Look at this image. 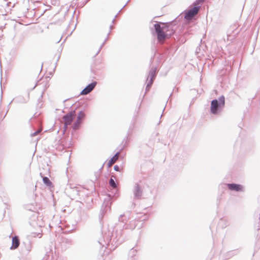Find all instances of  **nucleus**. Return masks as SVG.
<instances>
[{"mask_svg":"<svg viewBox=\"0 0 260 260\" xmlns=\"http://www.w3.org/2000/svg\"><path fill=\"white\" fill-rule=\"evenodd\" d=\"M158 41L162 43L169 39L173 34L172 26L169 23L158 22L154 25Z\"/></svg>","mask_w":260,"mask_h":260,"instance_id":"obj_1","label":"nucleus"},{"mask_svg":"<svg viewBox=\"0 0 260 260\" xmlns=\"http://www.w3.org/2000/svg\"><path fill=\"white\" fill-rule=\"evenodd\" d=\"M43 179H48V178L47 177H44L43 178Z\"/></svg>","mask_w":260,"mask_h":260,"instance_id":"obj_16","label":"nucleus"},{"mask_svg":"<svg viewBox=\"0 0 260 260\" xmlns=\"http://www.w3.org/2000/svg\"><path fill=\"white\" fill-rule=\"evenodd\" d=\"M205 0H197V1L196 2L195 4H194V5H198L200 4H201L202 3H203Z\"/></svg>","mask_w":260,"mask_h":260,"instance_id":"obj_13","label":"nucleus"},{"mask_svg":"<svg viewBox=\"0 0 260 260\" xmlns=\"http://www.w3.org/2000/svg\"><path fill=\"white\" fill-rule=\"evenodd\" d=\"M114 170L116 171H119V167L118 166H114Z\"/></svg>","mask_w":260,"mask_h":260,"instance_id":"obj_14","label":"nucleus"},{"mask_svg":"<svg viewBox=\"0 0 260 260\" xmlns=\"http://www.w3.org/2000/svg\"><path fill=\"white\" fill-rule=\"evenodd\" d=\"M229 188L231 190H234L237 191H242L243 187L242 185L237 184H228Z\"/></svg>","mask_w":260,"mask_h":260,"instance_id":"obj_7","label":"nucleus"},{"mask_svg":"<svg viewBox=\"0 0 260 260\" xmlns=\"http://www.w3.org/2000/svg\"><path fill=\"white\" fill-rule=\"evenodd\" d=\"M96 84V82H92L91 84H89L81 91V94L82 95L87 94L93 89Z\"/></svg>","mask_w":260,"mask_h":260,"instance_id":"obj_6","label":"nucleus"},{"mask_svg":"<svg viewBox=\"0 0 260 260\" xmlns=\"http://www.w3.org/2000/svg\"><path fill=\"white\" fill-rule=\"evenodd\" d=\"M75 115V112H71L63 117V123L65 129L67 128L68 125L71 124Z\"/></svg>","mask_w":260,"mask_h":260,"instance_id":"obj_4","label":"nucleus"},{"mask_svg":"<svg viewBox=\"0 0 260 260\" xmlns=\"http://www.w3.org/2000/svg\"><path fill=\"white\" fill-rule=\"evenodd\" d=\"M39 238H41L42 237V234H39Z\"/></svg>","mask_w":260,"mask_h":260,"instance_id":"obj_15","label":"nucleus"},{"mask_svg":"<svg viewBox=\"0 0 260 260\" xmlns=\"http://www.w3.org/2000/svg\"><path fill=\"white\" fill-rule=\"evenodd\" d=\"M42 131V128H40V129L38 130L37 131L35 132L34 133L31 134L32 136H36L38 134H39Z\"/></svg>","mask_w":260,"mask_h":260,"instance_id":"obj_12","label":"nucleus"},{"mask_svg":"<svg viewBox=\"0 0 260 260\" xmlns=\"http://www.w3.org/2000/svg\"><path fill=\"white\" fill-rule=\"evenodd\" d=\"M20 244L19 239L17 236H15L12 238V245L11 249H16L18 247Z\"/></svg>","mask_w":260,"mask_h":260,"instance_id":"obj_8","label":"nucleus"},{"mask_svg":"<svg viewBox=\"0 0 260 260\" xmlns=\"http://www.w3.org/2000/svg\"><path fill=\"white\" fill-rule=\"evenodd\" d=\"M199 10V7L195 6L194 8L186 11L184 18L188 20L192 19L193 17L198 13Z\"/></svg>","mask_w":260,"mask_h":260,"instance_id":"obj_3","label":"nucleus"},{"mask_svg":"<svg viewBox=\"0 0 260 260\" xmlns=\"http://www.w3.org/2000/svg\"><path fill=\"white\" fill-rule=\"evenodd\" d=\"M109 184L113 188H115L116 187V184L114 180H110Z\"/></svg>","mask_w":260,"mask_h":260,"instance_id":"obj_10","label":"nucleus"},{"mask_svg":"<svg viewBox=\"0 0 260 260\" xmlns=\"http://www.w3.org/2000/svg\"><path fill=\"white\" fill-rule=\"evenodd\" d=\"M225 105V99L223 96L219 98V102L217 100H214L211 102L210 111L213 114L218 113V109H222Z\"/></svg>","mask_w":260,"mask_h":260,"instance_id":"obj_2","label":"nucleus"},{"mask_svg":"<svg viewBox=\"0 0 260 260\" xmlns=\"http://www.w3.org/2000/svg\"><path fill=\"white\" fill-rule=\"evenodd\" d=\"M85 117V114L82 111H80L78 115L77 119L74 125V128H78L79 125L81 123L82 120Z\"/></svg>","mask_w":260,"mask_h":260,"instance_id":"obj_5","label":"nucleus"},{"mask_svg":"<svg viewBox=\"0 0 260 260\" xmlns=\"http://www.w3.org/2000/svg\"><path fill=\"white\" fill-rule=\"evenodd\" d=\"M44 182L47 185L50 186L51 185V182L50 180H43Z\"/></svg>","mask_w":260,"mask_h":260,"instance_id":"obj_11","label":"nucleus"},{"mask_svg":"<svg viewBox=\"0 0 260 260\" xmlns=\"http://www.w3.org/2000/svg\"><path fill=\"white\" fill-rule=\"evenodd\" d=\"M119 152H117L114 156L108 161L107 166L108 167H111L112 166L117 160L119 157Z\"/></svg>","mask_w":260,"mask_h":260,"instance_id":"obj_9","label":"nucleus"}]
</instances>
